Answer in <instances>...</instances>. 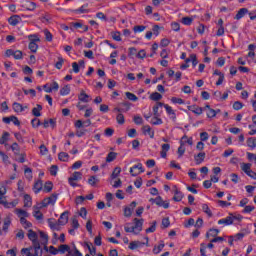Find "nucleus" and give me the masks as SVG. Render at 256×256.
Segmentation results:
<instances>
[{"label":"nucleus","mask_w":256,"mask_h":256,"mask_svg":"<svg viewBox=\"0 0 256 256\" xmlns=\"http://www.w3.org/2000/svg\"><path fill=\"white\" fill-rule=\"evenodd\" d=\"M156 229H157V221H153L152 225L148 229H146V233H155Z\"/></svg>","instance_id":"nucleus-47"},{"label":"nucleus","mask_w":256,"mask_h":256,"mask_svg":"<svg viewBox=\"0 0 256 256\" xmlns=\"http://www.w3.org/2000/svg\"><path fill=\"white\" fill-rule=\"evenodd\" d=\"M16 215H18V217L21 219V217H29V213H27V211L23 210V209H16L15 210Z\"/></svg>","instance_id":"nucleus-36"},{"label":"nucleus","mask_w":256,"mask_h":256,"mask_svg":"<svg viewBox=\"0 0 256 256\" xmlns=\"http://www.w3.org/2000/svg\"><path fill=\"white\" fill-rule=\"evenodd\" d=\"M182 200H183V193L179 191V189L175 188L173 201H176L177 203H179Z\"/></svg>","instance_id":"nucleus-20"},{"label":"nucleus","mask_w":256,"mask_h":256,"mask_svg":"<svg viewBox=\"0 0 256 256\" xmlns=\"http://www.w3.org/2000/svg\"><path fill=\"white\" fill-rule=\"evenodd\" d=\"M53 91H59V83L53 82L48 89H46V93H52Z\"/></svg>","instance_id":"nucleus-28"},{"label":"nucleus","mask_w":256,"mask_h":256,"mask_svg":"<svg viewBox=\"0 0 256 256\" xmlns=\"http://www.w3.org/2000/svg\"><path fill=\"white\" fill-rule=\"evenodd\" d=\"M202 211H204L206 213V215H208V217H213V212H211V209L209 208V205L203 204L202 205Z\"/></svg>","instance_id":"nucleus-41"},{"label":"nucleus","mask_w":256,"mask_h":256,"mask_svg":"<svg viewBox=\"0 0 256 256\" xmlns=\"http://www.w3.org/2000/svg\"><path fill=\"white\" fill-rule=\"evenodd\" d=\"M12 108L15 111V113H23V111H25V107H23L21 103H17V102H14L12 104Z\"/></svg>","instance_id":"nucleus-21"},{"label":"nucleus","mask_w":256,"mask_h":256,"mask_svg":"<svg viewBox=\"0 0 256 256\" xmlns=\"http://www.w3.org/2000/svg\"><path fill=\"white\" fill-rule=\"evenodd\" d=\"M252 211H255V206L248 205L244 207L242 213H251Z\"/></svg>","instance_id":"nucleus-62"},{"label":"nucleus","mask_w":256,"mask_h":256,"mask_svg":"<svg viewBox=\"0 0 256 256\" xmlns=\"http://www.w3.org/2000/svg\"><path fill=\"white\" fill-rule=\"evenodd\" d=\"M241 169L244 171V173H248L251 170V164L249 163H242L241 164Z\"/></svg>","instance_id":"nucleus-49"},{"label":"nucleus","mask_w":256,"mask_h":256,"mask_svg":"<svg viewBox=\"0 0 256 256\" xmlns=\"http://www.w3.org/2000/svg\"><path fill=\"white\" fill-rule=\"evenodd\" d=\"M117 159V152H110L106 157V163H113Z\"/></svg>","instance_id":"nucleus-26"},{"label":"nucleus","mask_w":256,"mask_h":256,"mask_svg":"<svg viewBox=\"0 0 256 256\" xmlns=\"http://www.w3.org/2000/svg\"><path fill=\"white\" fill-rule=\"evenodd\" d=\"M69 93H71V87L69 85L64 86L60 90V95H62V96L69 95Z\"/></svg>","instance_id":"nucleus-39"},{"label":"nucleus","mask_w":256,"mask_h":256,"mask_svg":"<svg viewBox=\"0 0 256 256\" xmlns=\"http://www.w3.org/2000/svg\"><path fill=\"white\" fill-rule=\"evenodd\" d=\"M58 159L60 160V161H69V154H67L66 152H60L59 154H58Z\"/></svg>","instance_id":"nucleus-43"},{"label":"nucleus","mask_w":256,"mask_h":256,"mask_svg":"<svg viewBox=\"0 0 256 256\" xmlns=\"http://www.w3.org/2000/svg\"><path fill=\"white\" fill-rule=\"evenodd\" d=\"M44 191H46V193H51V191H53V182L47 181L44 185Z\"/></svg>","instance_id":"nucleus-38"},{"label":"nucleus","mask_w":256,"mask_h":256,"mask_svg":"<svg viewBox=\"0 0 256 256\" xmlns=\"http://www.w3.org/2000/svg\"><path fill=\"white\" fill-rule=\"evenodd\" d=\"M183 25H191L193 23V18L191 17H183L182 18Z\"/></svg>","instance_id":"nucleus-59"},{"label":"nucleus","mask_w":256,"mask_h":256,"mask_svg":"<svg viewBox=\"0 0 256 256\" xmlns=\"http://www.w3.org/2000/svg\"><path fill=\"white\" fill-rule=\"evenodd\" d=\"M140 173H145V169H143V164L138 163L130 168V174L132 177H137Z\"/></svg>","instance_id":"nucleus-6"},{"label":"nucleus","mask_w":256,"mask_h":256,"mask_svg":"<svg viewBox=\"0 0 256 256\" xmlns=\"http://www.w3.org/2000/svg\"><path fill=\"white\" fill-rule=\"evenodd\" d=\"M2 121H3V123H6V124L11 123V121H15L14 125H17V126L21 125V122H19V119H17V117H15V116L4 117L2 119Z\"/></svg>","instance_id":"nucleus-15"},{"label":"nucleus","mask_w":256,"mask_h":256,"mask_svg":"<svg viewBox=\"0 0 256 256\" xmlns=\"http://www.w3.org/2000/svg\"><path fill=\"white\" fill-rule=\"evenodd\" d=\"M145 29H147V26L137 25V26H134L133 31L134 33H143Z\"/></svg>","instance_id":"nucleus-45"},{"label":"nucleus","mask_w":256,"mask_h":256,"mask_svg":"<svg viewBox=\"0 0 256 256\" xmlns=\"http://www.w3.org/2000/svg\"><path fill=\"white\" fill-rule=\"evenodd\" d=\"M243 217L241 215L229 214L226 218L220 219L218 225H233L235 221H241Z\"/></svg>","instance_id":"nucleus-2"},{"label":"nucleus","mask_w":256,"mask_h":256,"mask_svg":"<svg viewBox=\"0 0 256 256\" xmlns=\"http://www.w3.org/2000/svg\"><path fill=\"white\" fill-rule=\"evenodd\" d=\"M27 11H35L37 9V4L35 2L28 1L26 2Z\"/></svg>","instance_id":"nucleus-34"},{"label":"nucleus","mask_w":256,"mask_h":256,"mask_svg":"<svg viewBox=\"0 0 256 256\" xmlns=\"http://www.w3.org/2000/svg\"><path fill=\"white\" fill-rule=\"evenodd\" d=\"M43 189V181L37 180L34 184L33 191L34 193H39Z\"/></svg>","instance_id":"nucleus-24"},{"label":"nucleus","mask_w":256,"mask_h":256,"mask_svg":"<svg viewBox=\"0 0 256 256\" xmlns=\"http://www.w3.org/2000/svg\"><path fill=\"white\" fill-rule=\"evenodd\" d=\"M151 124L152 125H163V120H161V118H159V116H154V118H152V120H151Z\"/></svg>","instance_id":"nucleus-46"},{"label":"nucleus","mask_w":256,"mask_h":256,"mask_svg":"<svg viewBox=\"0 0 256 256\" xmlns=\"http://www.w3.org/2000/svg\"><path fill=\"white\" fill-rule=\"evenodd\" d=\"M163 107L166 109L168 115H173L175 118V111H173V108H171V106L164 104Z\"/></svg>","instance_id":"nucleus-55"},{"label":"nucleus","mask_w":256,"mask_h":256,"mask_svg":"<svg viewBox=\"0 0 256 256\" xmlns=\"http://www.w3.org/2000/svg\"><path fill=\"white\" fill-rule=\"evenodd\" d=\"M205 152H200L194 157L196 165H201L205 161Z\"/></svg>","instance_id":"nucleus-19"},{"label":"nucleus","mask_w":256,"mask_h":256,"mask_svg":"<svg viewBox=\"0 0 256 256\" xmlns=\"http://www.w3.org/2000/svg\"><path fill=\"white\" fill-rule=\"evenodd\" d=\"M9 141V132H4L0 138V145H5Z\"/></svg>","instance_id":"nucleus-31"},{"label":"nucleus","mask_w":256,"mask_h":256,"mask_svg":"<svg viewBox=\"0 0 256 256\" xmlns=\"http://www.w3.org/2000/svg\"><path fill=\"white\" fill-rule=\"evenodd\" d=\"M86 247H87L90 255L94 256L97 254V249L93 246V244L86 243Z\"/></svg>","instance_id":"nucleus-42"},{"label":"nucleus","mask_w":256,"mask_h":256,"mask_svg":"<svg viewBox=\"0 0 256 256\" xmlns=\"http://www.w3.org/2000/svg\"><path fill=\"white\" fill-rule=\"evenodd\" d=\"M11 149L12 151L15 153V155H19V144H17V142H14L12 145H11Z\"/></svg>","instance_id":"nucleus-58"},{"label":"nucleus","mask_w":256,"mask_h":256,"mask_svg":"<svg viewBox=\"0 0 256 256\" xmlns=\"http://www.w3.org/2000/svg\"><path fill=\"white\" fill-rule=\"evenodd\" d=\"M134 223V231H136V233L138 234L141 233V231H143V219L139 220L137 218H134Z\"/></svg>","instance_id":"nucleus-10"},{"label":"nucleus","mask_w":256,"mask_h":256,"mask_svg":"<svg viewBox=\"0 0 256 256\" xmlns=\"http://www.w3.org/2000/svg\"><path fill=\"white\" fill-rule=\"evenodd\" d=\"M13 57L16 60L23 59V52L20 51V50H16V51H14V56Z\"/></svg>","instance_id":"nucleus-57"},{"label":"nucleus","mask_w":256,"mask_h":256,"mask_svg":"<svg viewBox=\"0 0 256 256\" xmlns=\"http://www.w3.org/2000/svg\"><path fill=\"white\" fill-rule=\"evenodd\" d=\"M247 145L248 147H250L251 149H255L256 147V138L255 137H250L247 139Z\"/></svg>","instance_id":"nucleus-35"},{"label":"nucleus","mask_w":256,"mask_h":256,"mask_svg":"<svg viewBox=\"0 0 256 256\" xmlns=\"http://www.w3.org/2000/svg\"><path fill=\"white\" fill-rule=\"evenodd\" d=\"M139 245H141V242H139V241H132L129 244V249H131V251H135V249H137L139 247Z\"/></svg>","instance_id":"nucleus-48"},{"label":"nucleus","mask_w":256,"mask_h":256,"mask_svg":"<svg viewBox=\"0 0 256 256\" xmlns=\"http://www.w3.org/2000/svg\"><path fill=\"white\" fill-rule=\"evenodd\" d=\"M48 224L52 231H59L61 229V224L53 222V219H48Z\"/></svg>","instance_id":"nucleus-23"},{"label":"nucleus","mask_w":256,"mask_h":256,"mask_svg":"<svg viewBox=\"0 0 256 256\" xmlns=\"http://www.w3.org/2000/svg\"><path fill=\"white\" fill-rule=\"evenodd\" d=\"M81 179H83V173L74 172L72 177L68 178V183L71 185V187H77V183H75V181H81Z\"/></svg>","instance_id":"nucleus-4"},{"label":"nucleus","mask_w":256,"mask_h":256,"mask_svg":"<svg viewBox=\"0 0 256 256\" xmlns=\"http://www.w3.org/2000/svg\"><path fill=\"white\" fill-rule=\"evenodd\" d=\"M233 109L235 111H240V109H243V103H241L240 101L234 102Z\"/></svg>","instance_id":"nucleus-53"},{"label":"nucleus","mask_w":256,"mask_h":256,"mask_svg":"<svg viewBox=\"0 0 256 256\" xmlns=\"http://www.w3.org/2000/svg\"><path fill=\"white\" fill-rule=\"evenodd\" d=\"M161 149L162 150L160 152V155H161L162 159H166L167 158V152L169 151V149H171V145L162 144Z\"/></svg>","instance_id":"nucleus-16"},{"label":"nucleus","mask_w":256,"mask_h":256,"mask_svg":"<svg viewBox=\"0 0 256 256\" xmlns=\"http://www.w3.org/2000/svg\"><path fill=\"white\" fill-rule=\"evenodd\" d=\"M40 209L41 206H33V217H35L37 221L43 220V213H41Z\"/></svg>","instance_id":"nucleus-8"},{"label":"nucleus","mask_w":256,"mask_h":256,"mask_svg":"<svg viewBox=\"0 0 256 256\" xmlns=\"http://www.w3.org/2000/svg\"><path fill=\"white\" fill-rule=\"evenodd\" d=\"M125 95H126L127 99H129V101H133V102L139 101V98L137 97V95H135L131 92H126Z\"/></svg>","instance_id":"nucleus-40"},{"label":"nucleus","mask_w":256,"mask_h":256,"mask_svg":"<svg viewBox=\"0 0 256 256\" xmlns=\"http://www.w3.org/2000/svg\"><path fill=\"white\" fill-rule=\"evenodd\" d=\"M219 235V229H210L206 233V239H209V237H217Z\"/></svg>","instance_id":"nucleus-27"},{"label":"nucleus","mask_w":256,"mask_h":256,"mask_svg":"<svg viewBox=\"0 0 256 256\" xmlns=\"http://www.w3.org/2000/svg\"><path fill=\"white\" fill-rule=\"evenodd\" d=\"M33 202L31 201V196L29 194L24 195V207H31Z\"/></svg>","instance_id":"nucleus-29"},{"label":"nucleus","mask_w":256,"mask_h":256,"mask_svg":"<svg viewBox=\"0 0 256 256\" xmlns=\"http://www.w3.org/2000/svg\"><path fill=\"white\" fill-rule=\"evenodd\" d=\"M163 102H157L156 105L153 107L154 117H159V107H163Z\"/></svg>","instance_id":"nucleus-32"},{"label":"nucleus","mask_w":256,"mask_h":256,"mask_svg":"<svg viewBox=\"0 0 256 256\" xmlns=\"http://www.w3.org/2000/svg\"><path fill=\"white\" fill-rule=\"evenodd\" d=\"M169 225H171V221L169 220V218H163L162 219L163 229H167V227H169Z\"/></svg>","instance_id":"nucleus-60"},{"label":"nucleus","mask_w":256,"mask_h":256,"mask_svg":"<svg viewBox=\"0 0 256 256\" xmlns=\"http://www.w3.org/2000/svg\"><path fill=\"white\" fill-rule=\"evenodd\" d=\"M247 13H249V10L247 8H241L236 16L234 17V19H236L237 21H239V19H243V17H245V15H247Z\"/></svg>","instance_id":"nucleus-17"},{"label":"nucleus","mask_w":256,"mask_h":256,"mask_svg":"<svg viewBox=\"0 0 256 256\" xmlns=\"http://www.w3.org/2000/svg\"><path fill=\"white\" fill-rule=\"evenodd\" d=\"M164 248H165V244L162 242L161 244L153 248V253L155 255H159V253L162 252Z\"/></svg>","instance_id":"nucleus-33"},{"label":"nucleus","mask_w":256,"mask_h":256,"mask_svg":"<svg viewBox=\"0 0 256 256\" xmlns=\"http://www.w3.org/2000/svg\"><path fill=\"white\" fill-rule=\"evenodd\" d=\"M158 207H163V209H169V201H163L161 196H158Z\"/></svg>","instance_id":"nucleus-25"},{"label":"nucleus","mask_w":256,"mask_h":256,"mask_svg":"<svg viewBox=\"0 0 256 256\" xmlns=\"http://www.w3.org/2000/svg\"><path fill=\"white\" fill-rule=\"evenodd\" d=\"M9 25H12V27H15L21 23V17L19 15H13L8 19Z\"/></svg>","instance_id":"nucleus-12"},{"label":"nucleus","mask_w":256,"mask_h":256,"mask_svg":"<svg viewBox=\"0 0 256 256\" xmlns=\"http://www.w3.org/2000/svg\"><path fill=\"white\" fill-rule=\"evenodd\" d=\"M121 174V167L114 168V171L111 175L112 179H117V176Z\"/></svg>","instance_id":"nucleus-51"},{"label":"nucleus","mask_w":256,"mask_h":256,"mask_svg":"<svg viewBox=\"0 0 256 256\" xmlns=\"http://www.w3.org/2000/svg\"><path fill=\"white\" fill-rule=\"evenodd\" d=\"M133 121L135 125H143V118L141 116H134Z\"/></svg>","instance_id":"nucleus-63"},{"label":"nucleus","mask_w":256,"mask_h":256,"mask_svg":"<svg viewBox=\"0 0 256 256\" xmlns=\"http://www.w3.org/2000/svg\"><path fill=\"white\" fill-rule=\"evenodd\" d=\"M177 153H178V157H183V155H185V146L183 143H181Z\"/></svg>","instance_id":"nucleus-54"},{"label":"nucleus","mask_w":256,"mask_h":256,"mask_svg":"<svg viewBox=\"0 0 256 256\" xmlns=\"http://www.w3.org/2000/svg\"><path fill=\"white\" fill-rule=\"evenodd\" d=\"M41 111H43V106L37 104L36 107L32 109V115H34V117H41Z\"/></svg>","instance_id":"nucleus-22"},{"label":"nucleus","mask_w":256,"mask_h":256,"mask_svg":"<svg viewBox=\"0 0 256 256\" xmlns=\"http://www.w3.org/2000/svg\"><path fill=\"white\" fill-rule=\"evenodd\" d=\"M88 7L89 4H84L79 9L75 10V13H89Z\"/></svg>","instance_id":"nucleus-44"},{"label":"nucleus","mask_w":256,"mask_h":256,"mask_svg":"<svg viewBox=\"0 0 256 256\" xmlns=\"http://www.w3.org/2000/svg\"><path fill=\"white\" fill-rule=\"evenodd\" d=\"M142 131L144 135H149L150 139H153V137H155V131L151 130V126L149 125L143 126Z\"/></svg>","instance_id":"nucleus-14"},{"label":"nucleus","mask_w":256,"mask_h":256,"mask_svg":"<svg viewBox=\"0 0 256 256\" xmlns=\"http://www.w3.org/2000/svg\"><path fill=\"white\" fill-rule=\"evenodd\" d=\"M78 99L82 103H89V95L85 93V90L80 91V94L78 95Z\"/></svg>","instance_id":"nucleus-18"},{"label":"nucleus","mask_w":256,"mask_h":256,"mask_svg":"<svg viewBox=\"0 0 256 256\" xmlns=\"http://www.w3.org/2000/svg\"><path fill=\"white\" fill-rule=\"evenodd\" d=\"M28 39L30 40L28 49H30L31 53H37V49H39V45H37V43H39L41 39H39L37 35H29Z\"/></svg>","instance_id":"nucleus-3"},{"label":"nucleus","mask_w":256,"mask_h":256,"mask_svg":"<svg viewBox=\"0 0 256 256\" xmlns=\"http://www.w3.org/2000/svg\"><path fill=\"white\" fill-rule=\"evenodd\" d=\"M57 171H59V167H57V165H52L50 167V175H52L53 177L57 175Z\"/></svg>","instance_id":"nucleus-56"},{"label":"nucleus","mask_w":256,"mask_h":256,"mask_svg":"<svg viewBox=\"0 0 256 256\" xmlns=\"http://www.w3.org/2000/svg\"><path fill=\"white\" fill-rule=\"evenodd\" d=\"M70 256H83V254H81V252H79V250L77 249V247L74 246V250H71Z\"/></svg>","instance_id":"nucleus-64"},{"label":"nucleus","mask_w":256,"mask_h":256,"mask_svg":"<svg viewBox=\"0 0 256 256\" xmlns=\"http://www.w3.org/2000/svg\"><path fill=\"white\" fill-rule=\"evenodd\" d=\"M44 35H45V39L46 41H53V34H51V32L47 29L44 30Z\"/></svg>","instance_id":"nucleus-50"},{"label":"nucleus","mask_w":256,"mask_h":256,"mask_svg":"<svg viewBox=\"0 0 256 256\" xmlns=\"http://www.w3.org/2000/svg\"><path fill=\"white\" fill-rule=\"evenodd\" d=\"M63 63H65V59H63V57H58V61L55 64L56 69H61Z\"/></svg>","instance_id":"nucleus-52"},{"label":"nucleus","mask_w":256,"mask_h":256,"mask_svg":"<svg viewBox=\"0 0 256 256\" xmlns=\"http://www.w3.org/2000/svg\"><path fill=\"white\" fill-rule=\"evenodd\" d=\"M119 105H120V107H123L122 109H124V110H122V111L124 113H127V111H129V109H131V103L130 102L125 101V102L120 103Z\"/></svg>","instance_id":"nucleus-37"},{"label":"nucleus","mask_w":256,"mask_h":256,"mask_svg":"<svg viewBox=\"0 0 256 256\" xmlns=\"http://www.w3.org/2000/svg\"><path fill=\"white\" fill-rule=\"evenodd\" d=\"M69 222V212L65 211L60 215V218L58 219L59 225H67Z\"/></svg>","instance_id":"nucleus-11"},{"label":"nucleus","mask_w":256,"mask_h":256,"mask_svg":"<svg viewBox=\"0 0 256 256\" xmlns=\"http://www.w3.org/2000/svg\"><path fill=\"white\" fill-rule=\"evenodd\" d=\"M58 253H61V255H65V253H68L67 256H71V247L67 244H61L58 247Z\"/></svg>","instance_id":"nucleus-7"},{"label":"nucleus","mask_w":256,"mask_h":256,"mask_svg":"<svg viewBox=\"0 0 256 256\" xmlns=\"http://www.w3.org/2000/svg\"><path fill=\"white\" fill-rule=\"evenodd\" d=\"M151 101H161L163 99V95L159 94V92H154L150 95Z\"/></svg>","instance_id":"nucleus-30"},{"label":"nucleus","mask_w":256,"mask_h":256,"mask_svg":"<svg viewBox=\"0 0 256 256\" xmlns=\"http://www.w3.org/2000/svg\"><path fill=\"white\" fill-rule=\"evenodd\" d=\"M20 253L26 256H43V249L40 243H36L28 248H22Z\"/></svg>","instance_id":"nucleus-1"},{"label":"nucleus","mask_w":256,"mask_h":256,"mask_svg":"<svg viewBox=\"0 0 256 256\" xmlns=\"http://www.w3.org/2000/svg\"><path fill=\"white\" fill-rule=\"evenodd\" d=\"M188 111H192L195 115H202L203 109L197 105H191L187 107Z\"/></svg>","instance_id":"nucleus-13"},{"label":"nucleus","mask_w":256,"mask_h":256,"mask_svg":"<svg viewBox=\"0 0 256 256\" xmlns=\"http://www.w3.org/2000/svg\"><path fill=\"white\" fill-rule=\"evenodd\" d=\"M27 235H28V239H30V241L32 242V245L39 243L37 232L30 229L28 230Z\"/></svg>","instance_id":"nucleus-9"},{"label":"nucleus","mask_w":256,"mask_h":256,"mask_svg":"<svg viewBox=\"0 0 256 256\" xmlns=\"http://www.w3.org/2000/svg\"><path fill=\"white\" fill-rule=\"evenodd\" d=\"M56 202H57V194L54 193L50 197L43 199L40 208H44L49 205H55Z\"/></svg>","instance_id":"nucleus-5"},{"label":"nucleus","mask_w":256,"mask_h":256,"mask_svg":"<svg viewBox=\"0 0 256 256\" xmlns=\"http://www.w3.org/2000/svg\"><path fill=\"white\" fill-rule=\"evenodd\" d=\"M136 57L137 59H145V57H147V53L142 49L136 54Z\"/></svg>","instance_id":"nucleus-61"}]
</instances>
